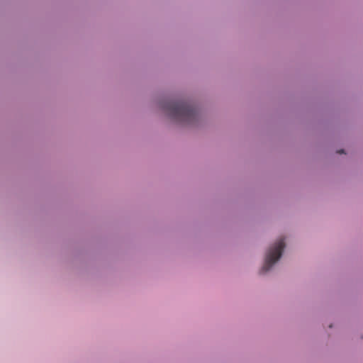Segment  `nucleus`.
Masks as SVG:
<instances>
[{"mask_svg": "<svg viewBox=\"0 0 363 363\" xmlns=\"http://www.w3.org/2000/svg\"><path fill=\"white\" fill-rule=\"evenodd\" d=\"M284 247L285 242L284 239L279 240L272 247H270L266 255L264 264L260 270L261 274L267 272L273 264L280 259Z\"/></svg>", "mask_w": 363, "mask_h": 363, "instance_id": "2", "label": "nucleus"}, {"mask_svg": "<svg viewBox=\"0 0 363 363\" xmlns=\"http://www.w3.org/2000/svg\"><path fill=\"white\" fill-rule=\"evenodd\" d=\"M165 109L171 117L182 122L191 123L198 118L196 109L186 101L168 102Z\"/></svg>", "mask_w": 363, "mask_h": 363, "instance_id": "1", "label": "nucleus"}, {"mask_svg": "<svg viewBox=\"0 0 363 363\" xmlns=\"http://www.w3.org/2000/svg\"><path fill=\"white\" fill-rule=\"evenodd\" d=\"M337 153H339V154L344 153V150H338Z\"/></svg>", "mask_w": 363, "mask_h": 363, "instance_id": "3", "label": "nucleus"}]
</instances>
